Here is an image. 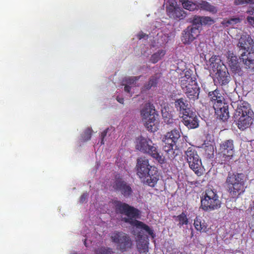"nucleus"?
<instances>
[{
    "label": "nucleus",
    "instance_id": "10",
    "mask_svg": "<svg viewBox=\"0 0 254 254\" xmlns=\"http://www.w3.org/2000/svg\"><path fill=\"white\" fill-rule=\"evenodd\" d=\"M110 238L111 242L122 252L127 251L132 246V241L130 237L122 231H114L110 234Z\"/></svg>",
    "mask_w": 254,
    "mask_h": 254
},
{
    "label": "nucleus",
    "instance_id": "37",
    "mask_svg": "<svg viewBox=\"0 0 254 254\" xmlns=\"http://www.w3.org/2000/svg\"><path fill=\"white\" fill-rule=\"evenodd\" d=\"M162 116L164 119V122L168 124H172L173 123V119L171 117L170 115H169V117H167L166 113L164 112V110H162Z\"/></svg>",
    "mask_w": 254,
    "mask_h": 254
},
{
    "label": "nucleus",
    "instance_id": "15",
    "mask_svg": "<svg viewBox=\"0 0 254 254\" xmlns=\"http://www.w3.org/2000/svg\"><path fill=\"white\" fill-rule=\"evenodd\" d=\"M199 33L198 28L189 26L183 31L181 40L183 44L189 45L198 37Z\"/></svg>",
    "mask_w": 254,
    "mask_h": 254
},
{
    "label": "nucleus",
    "instance_id": "39",
    "mask_svg": "<svg viewBox=\"0 0 254 254\" xmlns=\"http://www.w3.org/2000/svg\"><path fill=\"white\" fill-rule=\"evenodd\" d=\"M109 130V128L105 129L101 134V145H103L104 144V138L107 135L108 131Z\"/></svg>",
    "mask_w": 254,
    "mask_h": 254
},
{
    "label": "nucleus",
    "instance_id": "4",
    "mask_svg": "<svg viewBox=\"0 0 254 254\" xmlns=\"http://www.w3.org/2000/svg\"><path fill=\"white\" fill-rule=\"evenodd\" d=\"M234 119L241 130H244L251 126L254 121V113L249 103L240 101L235 112Z\"/></svg>",
    "mask_w": 254,
    "mask_h": 254
},
{
    "label": "nucleus",
    "instance_id": "11",
    "mask_svg": "<svg viewBox=\"0 0 254 254\" xmlns=\"http://www.w3.org/2000/svg\"><path fill=\"white\" fill-rule=\"evenodd\" d=\"M217 154L222 161L226 162L231 160L235 155L234 140L229 139L221 141L219 145Z\"/></svg>",
    "mask_w": 254,
    "mask_h": 254
},
{
    "label": "nucleus",
    "instance_id": "28",
    "mask_svg": "<svg viewBox=\"0 0 254 254\" xmlns=\"http://www.w3.org/2000/svg\"><path fill=\"white\" fill-rule=\"evenodd\" d=\"M173 217L176 222H178L177 225L180 228L184 225H187L189 224V219L184 212L178 216H174Z\"/></svg>",
    "mask_w": 254,
    "mask_h": 254
},
{
    "label": "nucleus",
    "instance_id": "3",
    "mask_svg": "<svg viewBox=\"0 0 254 254\" xmlns=\"http://www.w3.org/2000/svg\"><path fill=\"white\" fill-rule=\"evenodd\" d=\"M246 177L243 173L229 172L225 185L229 196L237 199L243 194L246 188Z\"/></svg>",
    "mask_w": 254,
    "mask_h": 254
},
{
    "label": "nucleus",
    "instance_id": "33",
    "mask_svg": "<svg viewBox=\"0 0 254 254\" xmlns=\"http://www.w3.org/2000/svg\"><path fill=\"white\" fill-rule=\"evenodd\" d=\"M184 8L190 11H193L195 9H198V3H195L192 1H189L188 2H187L186 4H185Z\"/></svg>",
    "mask_w": 254,
    "mask_h": 254
},
{
    "label": "nucleus",
    "instance_id": "20",
    "mask_svg": "<svg viewBox=\"0 0 254 254\" xmlns=\"http://www.w3.org/2000/svg\"><path fill=\"white\" fill-rule=\"evenodd\" d=\"M174 106L180 114L184 115L191 111L190 104L185 98H180L175 100Z\"/></svg>",
    "mask_w": 254,
    "mask_h": 254
},
{
    "label": "nucleus",
    "instance_id": "41",
    "mask_svg": "<svg viewBox=\"0 0 254 254\" xmlns=\"http://www.w3.org/2000/svg\"><path fill=\"white\" fill-rule=\"evenodd\" d=\"M137 37L140 40L141 39H143V38H148V35L145 34V33H144L143 32H142V31L140 32L138 35H137Z\"/></svg>",
    "mask_w": 254,
    "mask_h": 254
},
{
    "label": "nucleus",
    "instance_id": "12",
    "mask_svg": "<svg viewBox=\"0 0 254 254\" xmlns=\"http://www.w3.org/2000/svg\"><path fill=\"white\" fill-rule=\"evenodd\" d=\"M230 76L228 72L227 69L224 64H218L216 67L213 81L216 85L221 86L227 84L230 81Z\"/></svg>",
    "mask_w": 254,
    "mask_h": 254
},
{
    "label": "nucleus",
    "instance_id": "35",
    "mask_svg": "<svg viewBox=\"0 0 254 254\" xmlns=\"http://www.w3.org/2000/svg\"><path fill=\"white\" fill-rule=\"evenodd\" d=\"M96 254H113V252L110 248H101L97 251Z\"/></svg>",
    "mask_w": 254,
    "mask_h": 254
},
{
    "label": "nucleus",
    "instance_id": "25",
    "mask_svg": "<svg viewBox=\"0 0 254 254\" xmlns=\"http://www.w3.org/2000/svg\"><path fill=\"white\" fill-rule=\"evenodd\" d=\"M192 82H197L195 80L193 79L191 77L190 71L187 70L185 72V75L180 78V84L182 89L186 88L190 84H192Z\"/></svg>",
    "mask_w": 254,
    "mask_h": 254
},
{
    "label": "nucleus",
    "instance_id": "49",
    "mask_svg": "<svg viewBox=\"0 0 254 254\" xmlns=\"http://www.w3.org/2000/svg\"><path fill=\"white\" fill-rule=\"evenodd\" d=\"M201 44H201V43H200V44L199 45L198 47H197V51H198V52H199V49H198V48H199V47H200V45H201Z\"/></svg>",
    "mask_w": 254,
    "mask_h": 254
},
{
    "label": "nucleus",
    "instance_id": "7",
    "mask_svg": "<svg viewBox=\"0 0 254 254\" xmlns=\"http://www.w3.org/2000/svg\"><path fill=\"white\" fill-rule=\"evenodd\" d=\"M200 208L205 211H211L219 208L221 202L217 191L208 188L203 192L201 196Z\"/></svg>",
    "mask_w": 254,
    "mask_h": 254
},
{
    "label": "nucleus",
    "instance_id": "38",
    "mask_svg": "<svg viewBox=\"0 0 254 254\" xmlns=\"http://www.w3.org/2000/svg\"><path fill=\"white\" fill-rule=\"evenodd\" d=\"M254 1V0H234V3L236 5H244L250 3Z\"/></svg>",
    "mask_w": 254,
    "mask_h": 254
},
{
    "label": "nucleus",
    "instance_id": "32",
    "mask_svg": "<svg viewBox=\"0 0 254 254\" xmlns=\"http://www.w3.org/2000/svg\"><path fill=\"white\" fill-rule=\"evenodd\" d=\"M201 19V16L195 15L191 21L192 24L191 26L196 27L199 29V28L202 26Z\"/></svg>",
    "mask_w": 254,
    "mask_h": 254
},
{
    "label": "nucleus",
    "instance_id": "26",
    "mask_svg": "<svg viewBox=\"0 0 254 254\" xmlns=\"http://www.w3.org/2000/svg\"><path fill=\"white\" fill-rule=\"evenodd\" d=\"M193 225L195 229L200 232H206L208 231L207 225L204 220L200 217H196L194 220Z\"/></svg>",
    "mask_w": 254,
    "mask_h": 254
},
{
    "label": "nucleus",
    "instance_id": "17",
    "mask_svg": "<svg viewBox=\"0 0 254 254\" xmlns=\"http://www.w3.org/2000/svg\"><path fill=\"white\" fill-rule=\"evenodd\" d=\"M166 12L168 16L175 19H183L186 16V13L184 10L176 6V2H172L166 7Z\"/></svg>",
    "mask_w": 254,
    "mask_h": 254
},
{
    "label": "nucleus",
    "instance_id": "36",
    "mask_svg": "<svg viewBox=\"0 0 254 254\" xmlns=\"http://www.w3.org/2000/svg\"><path fill=\"white\" fill-rule=\"evenodd\" d=\"M140 76H131L126 78L125 82L128 85H133L135 84L136 81L138 80Z\"/></svg>",
    "mask_w": 254,
    "mask_h": 254
},
{
    "label": "nucleus",
    "instance_id": "31",
    "mask_svg": "<svg viewBox=\"0 0 254 254\" xmlns=\"http://www.w3.org/2000/svg\"><path fill=\"white\" fill-rule=\"evenodd\" d=\"M92 130L90 128H87L81 135L82 139L83 141H86L90 139L92 135Z\"/></svg>",
    "mask_w": 254,
    "mask_h": 254
},
{
    "label": "nucleus",
    "instance_id": "16",
    "mask_svg": "<svg viewBox=\"0 0 254 254\" xmlns=\"http://www.w3.org/2000/svg\"><path fill=\"white\" fill-rule=\"evenodd\" d=\"M182 122L188 128H195L199 126V120L195 112L192 110L182 115Z\"/></svg>",
    "mask_w": 254,
    "mask_h": 254
},
{
    "label": "nucleus",
    "instance_id": "24",
    "mask_svg": "<svg viewBox=\"0 0 254 254\" xmlns=\"http://www.w3.org/2000/svg\"><path fill=\"white\" fill-rule=\"evenodd\" d=\"M208 95L210 100L213 103V105H218L225 101L224 97L217 89L209 92Z\"/></svg>",
    "mask_w": 254,
    "mask_h": 254
},
{
    "label": "nucleus",
    "instance_id": "46",
    "mask_svg": "<svg viewBox=\"0 0 254 254\" xmlns=\"http://www.w3.org/2000/svg\"><path fill=\"white\" fill-rule=\"evenodd\" d=\"M117 100L121 104H123L124 103V99L123 98H122V97H120L119 96H118L117 97Z\"/></svg>",
    "mask_w": 254,
    "mask_h": 254
},
{
    "label": "nucleus",
    "instance_id": "44",
    "mask_svg": "<svg viewBox=\"0 0 254 254\" xmlns=\"http://www.w3.org/2000/svg\"><path fill=\"white\" fill-rule=\"evenodd\" d=\"M218 57L216 56H213L210 59L209 61L210 62H211L213 64H216L217 63H215L216 60L217 59Z\"/></svg>",
    "mask_w": 254,
    "mask_h": 254
},
{
    "label": "nucleus",
    "instance_id": "19",
    "mask_svg": "<svg viewBox=\"0 0 254 254\" xmlns=\"http://www.w3.org/2000/svg\"><path fill=\"white\" fill-rule=\"evenodd\" d=\"M180 132L178 129H173L168 132L163 137L162 141L165 144L176 145L180 139Z\"/></svg>",
    "mask_w": 254,
    "mask_h": 254
},
{
    "label": "nucleus",
    "instance_id": "21",
    "mask_svg": "<svg viewBox=\"0 0 254 254\" xmlns=\"http://www.w3.org/2000/svg\"><path fill=\"white\" fill-rule=\"evenodd\" d=\"M136 248L139 254H146L148 252L149 240L147 236L141 234L137 236Z\"/></svg>",
    "mask_w": 254,
    "mask_h": 254
},
{
    "label": "nucleus",
    "instance_id": "6",
    "mask_svg": "<svg viewBox=\"0 0 254 254\" xmlns=\"http://www.w3.org/2000/svg\"><path fill=\"white\" fill-rule=\"evenodd\" d=\"M135 147L136 150L149 154L159 163H164V157L160 154L156 144L149 138L142 136H138L135 139Z\"/></svg>",
    "mask_w": 254,
    "mask_h": 254
},
{
    "label": "nucleus",
    "instance_id": "43",
    "mask_svg": "<svg viewBox=\"0 0 254 254\" xmlns=\"http://www.w3.org/2000/svg\"><path fill=\"white\" fill-rule=\"evenodd\" d=\"M247 20L250 23L254 26V17L248 16Z\"/></svg>",
    "mask_w": 254,
    "mask_h": 254
},
{
    "label": "nucleus",
    "instance_id": "48",
    "mask_svg": "<svg viewBox=\"0 0 254 254\" xmlns=\"http://www.w3.org/2000/svg\"><path fill=\"white\" fill-rule=\"evenodd\" d=\"M179 0L182 3L183 7H184L185 4H186L187 2H188L189 1V0Z\"/></svg>",
    "mask_w": 254,
    "mask_h": 254
},
{
    "label": "nucleus",
    "instance_id": "8",
    "mask_svg": "<svg viewBox=\"0 0 254 254\" xmlns=\"http://www.w3.org/2000/svg\"><path fill=\"white\" fill-rule=\"evenodd\" d=\"M140 116L148 131H154L153 126L158 115L154 105L150 102L145 103L141 109Z\"/></svg>",
    "mask_w": 254,
    "mask_h": 254
},
{
    "label": "nucleus",
    "instance_id": "50",
    "mask_svg": "<svg viewBox=\"0 0 254 254\" xmlns=\"http://www.w3.org/2000/svg\"><path fill=\"white\" fill-rule=\"evenodd\" d=\"M84 245L86 247V240H85V241H84Z\"/></svg>",
    "mask_w": 254,
    "mask_h": 254
},
{
    "label": "nucleus",
    "instance_id": "45",
    "mask_svg": "<svg viewBox=\"0 0 254 254\" xmlns=\"http://www.w3.org/2000/svg\"><path fill=\"white\" fill-rule=\"evenodd\" d=\"M124 90L126 92L129 93L130 92L131 86L129 85H126L124 87Z\"/></svg>",
    "mask_w": 254,
    "mask_h": 254
},
{
    "label": "nucleus",
    "instance_id": "1",
    "mask_svg": "<svg viewBox=\"0 0 254 254\" xmlns=\"http://www.w3.org/2000/svg\"><path fill=\"white\" fill-rule=\"evenodd\" d=\"M113 204L117 214H124L127 216L122 219L123 221L132 226L144 230L153 239L155 237V234L152 229L143 222L136 219L138 218L140 215V211L138 209L118 200H114Z\"/></svg>",
    "mask_w": 254,
    "mask_h": 254
},
{
    "label": "nucleus",
    "instance_id": "22",
    "mask_svg": "<svg viewBox=\"0 0 254 254\" xmlns=\"http://www.w3.org/2000/svg\"><path fill=\"white\" fill-rule=\"evenodd\" d=\"M192 83L193 84H190L187 88L182 90L190 100L194 101L198 98L200 88L197 82H192Z\"/></svg>",
    "mask_w": 254,
    "mask_h": 254
},
{
    "label": "nucleus",
    "instance_id": "23",
    "mask_svg": "<svg viewBox=\"0 0 254 254\" xmlns=\"http://www.w3.org/2000/svg\"><path fill=\"white\" fill-rule=\"evenodd\" d=\"M163 149L166 152L168 158L173 160L179 154L180 150L177 145L165 144H164Z\"/></svg>",
    "mask_w": 254,
    "mask_h": 254
},
{
    "label": "nucleus",
    "instance_id": "34",
    "mask_svg": "<svg viewBox=\"0 0 254 254\" xmlns=\"http://www.w3.org/2000/svg\"><path fill=\"white\" fill-rule=\"evenodd\" d=\"M201 23L202 25H210L214 23V20L209 16H201Z\"/></svg>",
    "mask_w": 254,
    "mask_h": 254
},
{
    "label": "nucleus",
    "instance_id": "27",
    "mask_svg": "<svg viewBox=\"0 0 254 254\" xmlns=\"http://www.w3.org/2000/svg\"><path fill=\"white\" fill-rule=\"evenodd\" d=\"M197 3L198 9L209 11L213 13H216L217 11L215 6L211 5L209 2L206 1L201 0Z\"/></svg>",
    "mask_w": 254,
    "mask_h": 254
},
{
    "label": "nucleus",
    "instance_id": "42",
    "mask_svg": "<svg viewBox=\"0 0 254 254\" xmlns=\"http://www.w3.org/2000/svg\"><path fill=\"white\" fill-rule=\"evenodd\" d=\"M88 196V194L87 193H83L80 197V203H83L85 200L87 199V197Z\"/></svg>",
    "mask_w": 254,
    "mask_h": 254
},
{
    "label": "nucleus",
    "instance_id": "5",
    "mask_svg": "<svg viewBox=\"0 0 254 254\" xmlns=\"http://www.w3.org/2000/svg\"><path fill=\"white\" fill-rule=\"evenodd\" d=\"M137 175L141 179L146 178V183L148 186L153 187L159 180L158 172L157 168L149 164L148 159L145 157L137 159Z\"/></svg>",
    "mask_w": 254,
    "mask_h": 254
},
{
    "label": "nucleus",
    "instance_id": "2",
    "mask_svg": "<svg viewBox=\"0 0 254 254\" xmlns=\"http://www.w3.org/2000/svg\"><path fill=\"white\" fill-rule=\"evenodd\" d=\"M239 50L243 51L240 56L247 69H254V42L250 35L248 34L241 36L237 44Z\"/></svg>",
    "mask_w": 254,
    "mask_h": 254
},
{
    "label": "nucleus",
    "instance_id": "47",
    "mask_svg": "<svg viewBox=\"0 0 254 254\" xmlns=\"http://www.w3.org/2000/svg\"><path fill=\"white\" fill-rule=\"evenodd\" d=\"M250 3L254 4V1L253 2H251ZM254 11V6L253 7H252V10H249L248 11V13H249L250 14H253Z\"/></svg>",
    "mask_w": 254,
    "mask_h": 254
},
{
    "label": "nucleus",
    "instance_id": "18",
    "mask_svg": "<svg viewBox=\"0 0 254 254\" xmlns=\"http://www.w3.org/2000/svg\"><path fill=\"white\" fill-rule=\"evenodd\" d=\"M217 118L223 122L227 121L229 118L228 105L224 102L218 105H213Z\"/></svg>",
    "mask_w": 254,
    "mask_h": 254
},
{
    "label": "nucleus",
    "instance_id": "9",
    "mask_svg": "<svg viewBox=\"0 0 254 254\" xmlns=\"http://www.w3.org/2000/svg\"><path fill=\"white\" fill-rule=\"evenodd\" d=\"M185 158L189 167L198 176L202 175L204 173V168L197 151L190 147L185 151Z\"/></svg>",
    "mask_w": 254,
    "mask_h": 254
},
{
    "label": "nucleus",
    "instance_id": "13",
    "mask_svg": "<svg viewBox=\"0 0 254 254\" xmlns=\"http://www.w3.org/2000/svg\"><path fill=\"white\" fill-rule=\"evenodd\" d=\"M226 56L227 63L232 71L235 74L242 75L243 74V71L237 56L230 51L227 52Z\"/></svg>",
    "mask_w": 254,
    "mask_h": 254
},
{
    "label": "nucleus",
    "instance_id": "29",
    "mask_svg": "<svg viewBox=\"0 0 254 254\" xmlns=\"http://www.w3.org/2000/svg\"><path fill=\"white\" fill-rule=\"evenodd\" d=\"M159 76L157 74H155L152 76L147 83L144 85L142 87L143 90H148L151 89L152 87H156L158 82Z\"/></svg>",
    "mask_w": 254,
    "mask_h": 254
},
{
    "label": "nucleus",
    "instance_id": "30",
    "mask_svg": "<svg viewBox=\"0 0 254 254\" xmlns=\"http://www.w3.org/2000/svg\"><path fill=\"white\" fill-rule=\"evenodd\" d=\"M165 54V51L160 50L151 56L150 61L152 63L155 64L158 62Z\"/></svg>",
    "mask_w": 254,
    "mask_h": 254
},
{
    "label": "nucleus",
    "instance_id": "40",
    "mask_svg": "<svg viewBox=\"0 0 254 254\" xmlns=\"http://www.w3.org/2000/svg\"><path fill=\"white\" fill-rule=\"evenodd\" d=\"M249 225L250 229L254 231V214H253L249 221Z\"/></svg>",
    "mask_w": 254,
    "mask_h": 254
},
{
    "label": "nucleus",
    "instance_id": "14",
    "mask_svg": "<svg viewBox=\"0 0 254 254\" xmlns=\"http://www.w3.org/2000/svg\"><path fill=\"white\" fill-rule=\"evenodd\" d=\"M113 187L116 191L120 192L126 198L130 196L133 192L130 185L121 178L115 180Z\"/></svg>",
    "mask_w": 254,
    "mask_h": 254
}]
</instances>
